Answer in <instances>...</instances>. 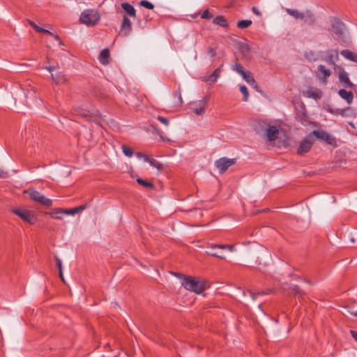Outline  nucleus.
<instances>
[{
  "label": "nucleus",
  "instance_id": "obj_1",
  "mask_svg": "<svg viewBox=\"0 0 357 357\" xmlns=\"http://www.w3.org/2000/svg\"><path fill=\"white\" fill-rule=\"evenodd\" d=\"M181 285L188 291L197 294H202L207 287L208 282L192 276H185Z\"/></svg>",
  "mask_w": 357,
  "mask_h": 357
},
{
  "label": "nucleus",
  "instance_id": "obj_2",
  "mask_svg": "<svg viewBox=\"0 0 357 357\" xmlns=\"http://www.w3.org/2000/svg\"><path fill=\"white\" fill-rule=\"evenodd\" d=\"M99 13L94 9H87L84 10L79 17V21L88 26H94L100 20Z\"/></svg>",
  "mask_w": 357,
  "mask_h": 357
},
{
  "label": "nucleus",
  "instance_id": "obj_3",
  "mask_svg": "<svg viewBox=\"0 0 357 357\" xmlns=\"http://www.w3.org/2000/svg\"><path fill=\"white\" fill-rule=\"evenodd\" d=\"M10 211L17 215L22 220L30 225H34L37 220L33 211L20 208H13L10 209Z\"/></svg>",
  "mask_w": 357,
  "mask_h": 357
},
{
  "label": "nucleus",
  "instance_id": "obj_4",
  "mask_svg": "<svg viewBox=\"0 0 357 357\" xmlns=\"http://www.w3.org/2000/svg\"><path fill=\"white\" fill-rule=\"evenodd\" d=\"M309 134L312 136V137L314 138L315 137L317 139L324 141L329 145L333 146H337L335 137L324 130H315Z\"/></svg>",
  "mask_w": 357,
  "mask_h": 357
},
{
  "label": "nucleus",
  "instance_id": "obj_5",
  "mask_svg": "<svg viewBox=\"0 0 357 357\" xmlns=\"http://www.w3.org/2000/svg\"><path fill=\"white\" fill-rule=\"evenodd\" d=\"M27 193L31 199L43 206H50L52 204L51 199L45 197L43 195L36 190L29 189L28 190Z\"/></svg>",
  "mask_w": 357,
  "mask_h": 357
},
{
  "label": "nucleus",
  "instance_id": "obj_6",
  "mask_svg": "<svg viewBox=\"0 0 357 357\" xmlns=\"http://www.w3.org/2000/svg\"><path fill=\"white\" fill-rule=\"evenodd\" d=\"M314 142V139L312 137L310 134H308L300 142L298 147L297 149V153L299 155H302L310 151L311 149L312 144Z\"/></svg>",
  "mask_w": 357,
  "mask_h": 357
},
{
  "label": "nucleus",
  "instance_id": "obj_7",
  "mask_svg": "<svg viewBox=\"0 0 357 357\" xmlns=\"http://www.w3.org/2000/svg\"><path fill=\"white\" fill-rule=\"evenodd\" d=\"M236 163L235 158H221L215 162V167L220 173H224L229 167Z\"/></svg>",
  "mask_w": 357,
  "mask_h": 357
},
{
  "label": "nucleus",
  "instance_id": "obj_8",
  "mask_svg": "<svg viewBox=\"0 0 357 357\" xmlns=\"http://www.w3.org/2000/svg\"><path fill=\"white\" fill-rule=\"evenodd\" d=\"M56 68V67L54 66L45 67L46 70L52 73V79L56 84H63L66 83L68 79L66 77V75L63 72H56L54 73H52Z\"/></svg>",
  "mask_w": 357,
  "mask_h": 357
},
{
  "label": "nucleus",
  "instance_id": "obj_9",
  "mask_svg": "<svg viewBox=\"0 0 357 357\" xmlns=\"http://www.w3.org/2000/svg\"><path fill=\"white\" fill-rule=\"evenodd\" d=\"M332 73L327 69L324 65H319L316 70L317 77L323 83H326L327 78L331 75Z\"/></svg>",
  "mask_w": 357,
  "mask_h": 357
},
{
  "label": "nucleus",
  "instance_id": "obj_10",
  "mask_svg": "<svg viewBox=\"0 0 357 357\" xmlns=\"http://www.w3.org/2000/svg\"><path fill=\"white\" fill-rule=\"evenodd\" d=\"M280 127L277 126H268L266 129V136L269 142L275 141L279 135Z\"/></svg>",
  "mask_w": 357,
  "mask_h": 357
},
{
  "label": "nucleus",
  "instance_id": "obj_11",
  "mask_svg": "<svg viewBox=\"0 0 357 357\" xmlns=\"http://www.w3.org/2000/svg\"><path fill=\"white\" fill-rule=\"evenodd\" d=\"M305 97L313 98L314 100L320 99L322 96V91L317 88L309 87L305 91H303Z\"/></svg>",
  "mask_w": 357,
  "mask_h": 357
},
{
  "label": "nucleus",
  "instance_id": "obj_12",
  "mask_svg": "<svg viewBox=\"0 0 357 357\" xmlns=\"http://www.w3.org/2000/svg\"><path fill=\"white\" fill-rule=\"evenodd\" d=\"M269 255L267 252L264 251L261 248L257 252V266H267L268 265V259Z\"/></svg>",
  "mask_w": 357,
  "mask_h": 357
},
{
  "label": "nucleus",
  "instance_id": "obj_13",
  "mask_svg": "<svg viewBox=\"0 0 357 357\" xmlns=\"http://www.w3.org/2000/svg\"><path fill=\"white\" fill-rule=\"evenodd\" d=\"M339 59L337 50H329L326 52V56L323 59L329 65L335 66L336 61Z\"/></svg>",
  "mask_w": 357,
  "mask_h": 357
},
{
  "label": "nucleus",
  "instance_id": "obj_14",
  "mask_svg": "<svg viewBox=\"0 0 357 357\" xmlns=\"http://www.w3.org/2000/svg\"><path fill=\"white\" fill-rule=\"evenodd\" d=\"M340 68L339 81L343 84L344 87H353L354 84L350 81L349 74L342 68Z\"/></svg>",
  "mask_w": 357,
  "mask_h": 357
},
{
  "label": "nucleus",
  "instance_id": "obj_15",
  "mask_svg": "<svg viewBox=\"0 0 357 357\" xmlns=\"http://www.w3.org/2000/svg\"><path fill=\"white\" fill-rule=\"evenodd\" d=\"M206 101L204 100H199L197 102L191 103V109L197 115L202 114L205 111Z\"/></svg>",
  "mask_w": 357,
  "mask_h": 357
},
{
  "label": "nucleus",
  "instance_id": "obj_16",
  "mask_svg": "<svg viewBox=\"0 0 357 357\" xmlns=\"http://www.w3.org/2000/svg\"><path fill=\"white\" fill-rule=\"evenodd\" d=\"M222 66V65L216 68L214 72L209 76L204 77L202 78V81L210 84L215 82L217 79L220 76Z\"/></svg>",
  "mask_w": 357,
  "mask_h": 357
},
{
  "label": "nucleus",
  "instance_id": "obj_17",
  "mask_svg": "<svg viewBox=\"0 0 357 357\" xmlns=\"http://www.w3.org/2000/svg\"><path fill=\"white\" fill-rule=\"evenodd\" d=\"M338 94L348 104H351L353 102L354 95L351 91H347L345 89H342L339 90Z\"/></svg>",
  "mask_w": 357,
  "mask_h": 357
},
{
  "label": "nucleus",
  "instance_id": "obj_18",
  "mask_svg": "<svg viewBox=\"0 0 357 357\" xmlns=\"http://www.w3.org/2000/svg\"><path fill=\"white\" fill-rule=\"evenodd\" d=\"M132 23L130 20L126 17L124 16L123 19V22L121 24V31L123 32L124 36H128L131 31Z\"/></svg>",
  "mask_w": 357,
  "mask_h": 357
},
{
  "label": "nucleus",
  "instance_id": "obj_19",
  "mask_svg": "<svg viewBox=\"0 0 357 357\" xmlns=\"http://www.w3.org/2000/svg\"><path fill=\"white\" fill-rule=\"evenodd\" d=\"M215 244H211V245H209L208 247V250L206 251V253L208 255H211V256H213V257H218V258H220V259H225V257L224 256V255L222 254V250H213L212 249V247Z\"/></svg>",
  "mask_w": 357,
  "mask_h": 357
},
{
  "label": "nucleus",
  "instance_id": "obj_20",
  "mask_svg": "<svg viewBox=\"0 0 357 357\" xmlns=\"http://www.w3.org/2000/svg\"><path fill=\"white\" fill-rule=\"evenodd\" d=\"M286 12L296 20H304L305 12H301L296 9L287 8Z\"/></svg>",
  "mask_w": 357,
  "mask_h": 357
},
{
  "label": "nucleus",
  "instance_id": "obj_21",
  "mask_svg": "<svg viewBox=\"0 0 357 357\" xmlns=\"http://www.w3.org/2000/svg\"><path fill=\"white\" fill-rule=\"evenodd\" d=\"M213 22L215 24L219 25L220 26L223 28L229 27V24L227 20L222 15H218L217 17H215L213 19Z\"/></svg>",
  "mask_w": 357,
  "mask_h": 357
},
{
  "label": "nucleus",
  "instance_id": "obj_22",
  "mask_svg": "<svg viewBox=\"0 0 357 357\" xmlns=\"http://www.w3.org/2000/svg\"><path fill=\"white\" fill-rule=\"evenodd\" d=\"M109 52L108 49H104L102 50L99 55V61L104 65H106L109 63Z\"/></svg>",
  "mask_w": 357,
  "mask_h": 357
},
{
  "label": "nucleus",
  "instance_id": "obj_23",
  "mask_svg": "<svg viewBox=\"0 0 357 357\" xmlns=\"http://www.w3.org/2000/svg\"><path fill=\"white\" fill-rule=\"evenodd\" d=\"M333 29H334V32L337 36H341L342 34V29L344 24L340 22L338 20L335 19L334 22L332 24Z\"/></svg>",
  "mask_w": 357,
  "mask_h": 357
},
{
  "label": "nucleus",
  "instance_id": "obj_24",
  "mask_svg": "<svg viewBox=\"0 0 357 357\" xmlns=\"http://www.w3.org/2000/svg\"><path fill=\"white\" fill-rule=\"evenodd\" d=\"M183 103V100L181 97V94L179 91H174L173 93V100L172 102V106L178 107L181 106Z\"/></svg>",
  "mask_w": 357,
  "mask_h": 357
},
{
  "label": "nucleus",
  "instance_id": "obj_25",
  "mask_svg": "<svg viewBox=\"0 0 357 357\" xmlns=\"http://www.w3.org/2000/svg\"><path fill=\"white\" fill-rule=\"evenodd\" d=\"M341 54L346 59L357 62V54L349 50H343L341 51Z\"/></svg>",
  "mask_w": 357,
  "mask_h": 357
},
{
  "label": "nucleus",
  "instance_id": "obj_26",
  "mask_svg": "<svg viewBox=\"0 0 357 357\" xmlns=\"http://www.w3.org/2000/svg\"><path fill=\"white\" fill-rule=\"evenodd\" d=\"M337 114H340L342 116L348 117H353L356 116V112L354 109L349 107L340 109Z\"/></svg>",
  "mask_w": 357,
  "mask_h": 357
},
{
  "label": "nucleus",
  "instance_id": "obj_27",
  "mask_svg": "<svg viewBox=\"0 0 357 357\" xmlns=\"http://www.w3.org/2000/svg\"><path fill=\"white\" fill-rule=\"evenodd\" d=\"M121 7L130 16L133 17H135L136 11L132 6L128 3H123L121 4Z\"/></svg>",
  "mask_w": 357,
  "mask_h": 357
},
{
  "label": "nucleus",
  "instance_id": "obj_28",
  "mask_svg": "<svg viewBox=\"0 0 357 357\" xmlns=\"http://www.w3.org/2000/svg\"><path fill=\"white\" fill-rule=\"evenodd\" d=\"M64 215H66L64 213V208H55L50 213V215L56 220H62Z\"/></svg>",
  "mask_w": 357,
  "mask_h": 357
},
{
  "label": "nucleus",
  "instance_id": "obj_29",
  "mask_svg": "<svg viewBox=\"0 0 357 357\" xmlns=\"http://www.w3.org/2000/svg\"><path fill=\"white\" fill-rule=\"evenodd\" d=\"M304 22L308 24H312L315 21L314 15L310 10L305 11L304 13Z\"/></svg>",
  "mask_w": 357,
  "mask_h": 357
},
{
  "label": "nucleus",
  "instance_id": "obj_30",
  "mask_svg": "<svg viewBox=\"0 0 357 357\" xmlns=\"http://www.w3.org/2000/svg\"><path fill=\"white\" fill-rule=\"evenodd\" d=\"M213 250H225L227 249L230 252L235 250L234 245H214L212 247Z\"/></svg>",
  "mask_w": 357,
  "mask_h": 357
},
{
  "label": "nucleus",
  "instance_id": "obj_31",
  "mask_svg": "<svg viewBox=\"0 0 357 357\" xmlns=\"http://www.w3.org/2000/svg\"><path fill=\"white\" fill-rule=\"evenodd\" d=\"M242 77L245 80L248 84L254 83L255 78L253 77L252 73L250 71H245L244 74L241 75Z\"/></svg>",
  "mask_w": 357,
  "mask_h": 357
},
{
  "label": "nucleus",
  "instance_id": "obj_32",
  "mask_svg": "<svg viewBox=\"0 0 357 357\" xmlns=\"http://www.w3.org/2000/svg\"><path fill=\"white\" fill-rule=\"evenodd\" d=\"M252 22L250 20H243L237 22V27L239 29H245L252 24Z\"/></svg>",
  "mask_w": 357,
  "mask_h": 357
},
{
  "label": "nucleus",
  "instance_id": "obj_33",
  "mask_svg": "<svg viewBox=\"0 0 357 357\" xmlns=\"http://www.w3.org/2000/svg\"><path fill=\"white\" fill-rule=\"evenodd\" d=\"M121 149H122L123 154L125 155H126L127 157L130 158L134 154L133 150L130 147H129L126 145H122Z\"/></svg>",
  "mask_w": 357,
  "mask_h": 357
},
{
  "label": "nucleus",
  "instance_id": "obj_34",
  "mask_svg": "<svg viewBox=\"0 0 357 357\" xmlns=\"http://www.w3.org/2000/svg\"><path fill=\"white\" fill-rule=\"evenodd\" d=\"M55 260H56V266H57V268L59 269V277L62 280V281L64 282L63 271H62L61 261L57 257H55Z\"/></svg>",
  "mask_w": 357,
  "mask_h": 357
},
{
  "label": "nucleus",
  "instance_id": "obj_35",
  "mask_svg": "<svg viewBox=\"0 0 357 357\" xmlns=\"http://www.w3.org/2000/svg\"><path fill=\"white\" fill-rule=\"evenodd\" d=\"M137 183H139V185H143L146 188H153L154 185L152 183L149 182V181H145L142 178H137Z\"/></svg>",
  "mask_w": 357,
  "mask_h": 357
},
{
  "label": "nucleus",
  "instance_id": "obj_36",
  "mask_svg": "<svg viewBox=\"0 0 357 357\" xmlns=\"http://www.w3.org/2000/svg\"><path fill=\"white\" fill-rule=\"evenodd\" d=\"M240 91L243 95V101H248V97H249V92H248L247 87L244 85L241 86Z\"/></svg>",
  "mask_w": 357,
  "mask_h": 357
},
{
  "label": "nucleus",
  "instance_id": "obj_37",
  "mask_svg": "<svg viewBox=\"0 0 357 357\" xmlns=\"http://www.w3.org/2000/svg\"><path fill=\"white\" fill-rule=\"evenodd\" d=\"M146 162H149L150 164V165H151L153 167L157 168L158 169H160L162 167L161 163H160L158 161H157L154 159H150L149 158L148 160Z\"/></svg>",
  "mask_w": 357,
  "mask_h": 357
},
{
  "label": "nucleus",
  "instance_id": "obj_38",
  "mask_svg": "<svg viewBox=\"0 0 357 357\" xmlns=\"http://www.w3.org/2000/svg\"><path fill=\"white\" fill-rule=\"evenodd\" d=\"M232 69L237 72L240 75L244 74V72L245 71L243 69V67L241 64H235L232 66Z\"/></svg>",
  "mask_w": 357,
  "mask_h": 357
},
{
  "label": "nucleus",
  "instance_id": "obj_39",
  "mask_svg": "<svg viewBox=\"0 0 357 357\" xmlns=\"http://www.w3.org/2000/svg\"><path fill=\"white\" fill-rule=\"evenodd\" d=\"M36 31L39 32V33H47L49 34H50L51 36H54L57 40H59V37L57 36V35H54L53 33L50 32V31L45 29H43L40 26H38Z\"/></svg>",
  "mask_w": 357,
  "mask_h": 357
},
{
  "label": "nucleus",
  "instance_id": "obj_40",
  "mask_svg": "<svg viewBox=\"0 0 357 357\" xmlns=\"http://www.w3.org/2000/svg\"><path fill=\"white\" fill-rule=\"evenodd\" d=\"M139 4L142 6H144V8H148V9H153L154 7V6L152 3H151L148 1H146V0H143V1H140Z\"/></svg>",
  "mask_w": 357,
  "mask_h": 357
},
{
  "label": "nucleus",
  "instance_id": "obj_41",
  "mask_svg": "<svg viewBox=\"0 0 357 357\" xmlns=\"http://www.w3.org/2000/svg\"><path fill=\"white\" fill-rule=\"evenodd\" d=\"M248 293L250 296V297L255 300L256 298V296L257 295H264V294H267L268 293L267 292H265V291H258L257 293H254L251 291H248Z\"/></svg>",
  "mask_w": 357,
  "mask_h": 357
},
{
  "label": "nucleus",
  "instance_id": "obj_42",
  "mask_svg": "<svg viewBox=\"0 0 357 357\" xmlns=\"http://www.w3.org/2000/svg\"><path fill=\"white\" fill-rule=\"evenodd\" d=\"M64 213L66 215H74L76 213H77L75 207L73 208L64 209Z\"/></svg>",
  "mask_w": 357,
  "mask_h": 357
},
{
  "label": "nucleus",
  "instance_id": "obj_43",
  "mask_svg": "<svg viewBox=\"0 0 357 357\" xmlns=\"http://www.w3.org/2000/svg\"><path fill=\"white\" fill-rule=\"evenodd\" d=\"M201 17L202 19H211L213 17V15L208 10H205L202 14Z\"/></svg>",
  "mask_w": 357,
  "mask_h": 357
},
{
  "label": "nucleus",
  "instance_id": "obj_44",
  "mask_svg": "<svg viewBox=\"0 0 357 357\" xmlns=\"http://www.w3.org/2000/svg\"><path fill=\"white\" fill-rule=\"evenodd\" d=\"M207 53L211 57H214L216 55V50L213 47H208L207 49Z\"/></svg>",
  "mask_w": 357,
  "mask_h": 357
},
{
  "label": "nucleus",
  "instance_id": "obj_45",
  "mask_svg": "<svg viewBox=\"0 0 357 357\" xmlns=\"http://www.w3.org/2000/svg\"><path fill=\"white\" fill-rule=\"evenodd\" d=\"M88 207H89V204L86 203L84 204H82V205L75 207V208H76L77 212L79 213Z\"/></svg>",
  "mask_w": 357,
  "mask_h": 357
},
{
  "label": "nucleus",
  "instance_id": "obj_46",
  "mask_svg": "<svg viewBox=\"0 0 357 357\" xmlns=\"http://www.w3.org/2000/svg\"><path fill=\"white\" fill-rule=\"evenodd\" d=\"M135 155H136L138 158H139V159H140V158H143V159L144 160V161H145V162H146V161L148 160V158H149V157H148L146 155H145V154H144V153H141V152H137V153H135Z\"/></svg>",
  "mask_w": 357,
  "mask_h": 357
},
{
  "label": "nucleus",
  "instance_id": "obj_47",
  "mask_svg": "<svg viewBox=\"0 0 357 357\" xmlns=\"http://www.w3.org/2000/svg\"><path fill=\"white\" fill-rule=\"evenodd\" d=\"M158 121H160L162 123L165 124V126L169 125V120L167 118L159 116H158Z\"/></svg>",
  "mask_w": 357,
  "mask_h": 357
},
{
  "label": "nucleus",
  "instance_id": "obj_48",
  "mask_svg": "<svg viewBox=\"0 0 357 357\" xmlns=\"http://www.w3.org/2000/svg\"><path fill=\"white\" fill-rule=\"evenodd\" d=\"M252 12H253L255 15H258V16H261V12L257 9V7L253 6V7L252 8Z\"/></svg>",
  "mask_w": 357,
  "mask_h": 357
},
{
  "label": "nucleus",
  "instance_id": "obj_49",
  "mask_svg": "<svg viewBox=\"0 0 357 357\" xmlns=\"http://www.w3.org/2000/svg\"><path fill=\"white\" fill-rule=\"evenodd\" d=\"M77 113L82 116H87V112L85 110H77Z\"/></svg>",
  "mask_w": 357,
  "mask_h": 357
},
{
  "label": "nucleus",
  "instance_id": "obj_50",
  "mask_svg": "<svg viewBox=\"0 0 357 357\" xmlns=\"http://www.w3.org/2000/svg\"><path fill=\"white\" fill-rule=\"evenodd\" d=\"M292 289L295 294H301L300 289L298 286H296V285L294 286Z\"/></svg>",
  "mask_w": 357,
  "mask_h": 357
},
{
  "label": "nucleus",
  "instance_id": "obj_51",
  "mask_svg": "<svg viewBox=\"0 0 357 357\" xmlns=\"http://www.w3.org/2000/svg\"><path fill=\"white\" fill-rule=\"evenodd\" d=\"M250 85L253 87L254 89H255L257 91H259V86H258V84L256 82V81L255 80V82L254 83H250Z\"/></svg>",
  "mask_w": 357,
  "mask_h": 357
},
{
  "label": "nucleus",
  "instance_id": "obj_52",
  "mask_svg": "<svg viewBox=\"0 0 357 357\" xmlns=\"http://www.w3.org/2000/svg\"><path fill=\"white\" fill-rule=\"evenodd\" d=\"M351 334L354 339L357 342V332L354 331H351Z\"/></svg>",
  "mask_w": 357,
  "mask_h": 357
},
{
  "label": "nucleus",
  "instance_id": "obj_53",
  "mask_svg": "<svg viewBox=\"0 0 357 357\" xmlns=\"http://www.w3.org/2000/svg\"><path fill=\"white\" fill-rule=\"evenodd\" d=\"M173 274H174L175 276H176V277H178V278H179L182 279V280H183V277H185V275H183V274H181V273H173Z\"/></svg>",
  "mask_w": 357,
  "mask_h": 357
},
{
  "label": "nucleus",
  "instance_id": "obj_54",
  "mask_svg": "<svg viewBox=\"0 0 357 357\" xmlns=\"http://www.w3.org/2000/svg\"><path fill=\"white\" fill-rule=\"evenodd\" d=\"M173 274H174L175 276H176V277H178V278H179L182 279V280H183V277H185V275H183V274H181V273H173Z\"/></svg>",
  "mask_w": 357,
  "mask_h": 357
},
{
  "label": "nucleus",
  "instance_id": "obj_55",
  "mask_svg": "<svg viewBox=\"0 0 357 357\" xmlns=\"http://www.w3.org/2000/svg\"><path fill=\"white\" fill-rule=\"evenodd\" d=\"M30 24L36 31L37 30L38 27L39 26L33 22H30Z\"/></svg>",
  "mask_w": 357,
  "mask_h": 357
},
{
  "label": "nucleus",
  "instance_id": "obj_56",
  "mask_svg": "<svg viewBox=\"0 0 357 357\" xmlns=\"http://www.w3.org/2000/svg\"><path fill=\"white\" fill-rule=\"evenodd\" d=\"M30 24L36 31L37 30L38 27L39 26L33 22H30Z\"/></svg>",
  "mask_w": 357,
  "mask_h": 357
},
{
  "label": "nucleus",
  "instance_id": "obj_57",
  "mask_svg": "<svg viewBox=\"0 0 357 357\" xmlns=\"http://www.w3.org/2000/svg\"><path fill=\"white\" fill-rule=\"evenodd\" d=\"M349 313L357 317V310L356 311L349 312Z\"/></svg>",
  "mask_w": 357,
  "mask_h": 357
},
{
  "label": "nucleus",
  "instance_id": "obj_58",
  "mask_svg": "<svg viewBox=\"0 0 357 357\" xmlns=\"http://www.w3.org/2000/svg\"><path fill=\"white\" fill-rule=\"evenodd\" d=\"M3 174H4V173H3V172H1L0 173V178L3 176Z\"/></svg>",
  "mask_w": 357,
  "mask_h": 357
},
{
  "label": "nucleus",
  "instance_id": "obj_59",
  "mask_svg": "<svg viewBox=\"0 0 357 357\" xmlns=\"http://www.w3.org/2000/svg\"><path fill=\"white\" fill-rule=\"evenodd\" d=\"M306 57H307L308 59H310L308 54L306 55Z\"/></svg>",
  "mask_w": 357,
  "mask_h": 357
},
{
  "label": "nucleus",
  "instance_id": "obj_60",
  "mask_svg": "<svg viewBox=\"0 0 357 357\" xmlns=\"http://www.w3.org/2000/svg\"><path fill=\"white\" fill-rule=\"evenodd\" d=\"M351 242H353V243L354 242V238H351Z\"/></svg>",
  "mask_w": 357,
  "mask_h": 357
},
{
  "label": "nucleus",
  "instance_id": "obj_61",
  "mask_svg": "<svg viewBox=\"0 0 357 357\" xmlns=\"http://www.w3.org/2000/svg\"><path fill=\"white\" fill-rule=\"evenodd\" d=\"M312 123V124H313V125H314V126L316 125V123H315L314 122H312V123Z\"/></svg>",
  "mask_w": 357,
  "mask_h": 357
}]
</instances>
